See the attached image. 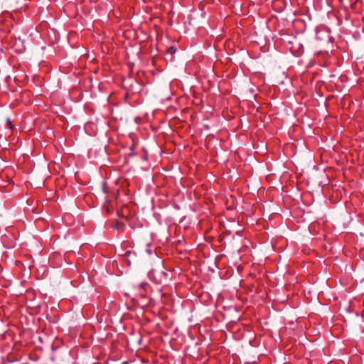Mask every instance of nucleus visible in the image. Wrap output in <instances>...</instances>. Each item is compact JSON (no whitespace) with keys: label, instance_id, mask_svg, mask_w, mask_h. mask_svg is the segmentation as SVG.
<instances>
[{"label":"nucleus","instance_id":"f257e3e1","mask_svg":"<svg viewBox=\"0 0 364 364\" xmlns=\"http://www.w3.org/2000/svg\"><path fill=\"white\" fill-rule=\"evenodd\" d=\"M168 276L163 264L152 269L148 273L149 278L156 284H166L168 280Z\"/></svg>","mask_w":364,"mask_h":364},{"label":"nucleus","instance_id":"39448f33","mask_svg":"<svg viewBox=\"0 0 364 364\" xmlns=\"http://www.w3.org/2000/svg\"><path fill=\"white\" fill-rule=\"evenodd\" d=\"M146 251H147V252H148L149 255H151V254L152 253V252H151V251L150 250H148V249H147V250H146Z\"/></svg>","mask_w":364,"mask_h":364},{"label":"nucleus","instance_id":"f03ea898","mask_svg":"<svg viewBox=\"0 0 364 364\" xmlns=\"http://www.w3.org/2000/svg\"><path fill=\"white\" fill-rule=\"evenodd\" d=\"M168 51H169L170 53H173L176 51V48L174 47H173V46L170 47L169 49H168Z\"/></svg>","mask_w":364,"mask_h":364},{"label":"nucleus","instance_id":"7ed1b4c3","mask_svg":"<svg viewBox=\"0 0 364 364\" xmlns=\"http://www.w3.org/2000/svg\"><path fill=\"white\" fill-rule=\"evenodd\" d=\"M131 253H132L131 251L127 250V251L125 252L124 255V256H129V255H131Z\"/></svg>","mask_w":364,"mask_h":364},{"label":"nucleus","instance_id":"20e7f679","mask_svg":"<svg viewBox=\"0 0 364 364\" xmlns=\"http://www.w3.org/2000/svg\"><path fill=\"white\" fill-rule=\"evenodd\" d=\"M7 121H8V123L9 124V125H10V127H9L11 129V128H12V126H11V121H10V119H7Z\"/></svg>","mask_w":364,"mask_h":364}]
</instances>
